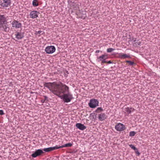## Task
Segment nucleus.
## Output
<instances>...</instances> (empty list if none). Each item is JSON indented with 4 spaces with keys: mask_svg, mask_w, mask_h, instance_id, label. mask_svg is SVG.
<instances>
[{
    "mask_svg": "<svg viewBox=\"0 0 160 160\" xmlns=\"http://www.w3.org/2000/svg\"><path fill=\"white\" fill-rule=\"evenodd\" d=\"M44 87L48 88L54 94L61 98L62 94L65 93L68 91L69 87L62 82L58 83L56 82L45 83Z\"/></svg>",
    "mask_w": 160,
    "mask_h": 160,
    "instance_id": "nucleus-1",
    "label": "nucleus"
},
{
    "mask_svg": "<svg viewBox=\"0 0 160 160\" xmlns=\"http://www.w3.org/2000/svg\"><path fill=\"white\" fill-rule=\"evenodd\" d=\"M66 92H67V94H63L61 96V97H62L64 102H70L72 99V95L69 92V90L68 91H66Z\"/></svg>",
    "mask_w": 160,
    "mask_h": 160,
    "instance_id": "nucleus-2",
    "label": "nucleus"
},
{
    "mask_svg": "<svg viewBox=\"0 0 160 160\" xmlns=\"http://www.w3.org/2000/svg\"><path fill=\"white\" fill-rule=\"evenodd\" d=\"M98 101L97 100L92 99L90 100L88 105L90 107L94 108L98 105Z\"/></svg>",
    "mask_w": 160,
    "mask_h": 160,
    "instance_id": "nucleus-3",
    "label": "nucleus"
},
{
    "mask_svg": "<svg viewBox=\"0 0 160 160\" xmlns=\"http://www.w3.org/2000/svg\"><path fill=\"white\" fill-rule=\"evenodd\" d=\"M56 48L53 46H48L45 49V51L48 54H52L55 51Z\"/></svg>",
    "mask_w": 160,
    "mask_h": 160,
    "instance_id": "nucleus-4",
    "label": "nucleus"
},
{
    "mask_svg": "<svg viewBox=\"0 0 160 160\" xmlns=\"http://www.w3.org/2000/svg\"><path fill=\"white\" fill-rule=\"evenodd\" d=\"M115 128L117 131L120 132L126 129L125 126L120 123L117 124Z\"/></svg>",
    "mask_w": 160,
    "mask_h": 160,
    "instance_id": "nucleus-5",
    "label": "nucleus"
},
{
    "mask_svg": "<svg viewBox=\"0 0 160 160\" xmlns=\"http://www.w3.org/2000/svg\"><path fill=\"white\" fill-rule=\"evenodd\" d=\"M44 152L42 150L40 149H39L36 150L34 153H33L31 155L32 157L35 158L36 157L41 155Z\"/></svg>",
    "mask_w": 160,
    "mask_h": 160,
    "instance_id": "nucleus-6",
    "label": "nucleus"
},
{
    "mask_svg": "<svg viewBox=\"0 0 160 160\" xmlns=\"http://www.w3.org/2000/svg\"><path fill=\"white\" fill-rule=\"evenodd\" d=\"M10 0H3L1 1V5L3 8L9 6L11 4Z\"/></svg>",
    "mask_w": 160,
    "mask_h": 160,
    "instance_id": "nucleus-7",
    "label": "nucleus"
},
{
    "mask_svg": "<svg viewBox=\"0 0 160 160\" xmlns=\"http://www.w3.org/2000/svg\"><path fill=\"white\" fill-rule=\"evenodd\" d=\"M39 13V12L37 11H32L29 14L30 18L32 19L36 18L38 17Z\"/></svg>",
    "mask_w": 160,
    "mask_h": 160,
    "instance_id": "nucleus-8",
    "label": "nucleus"
},
{
    "mask_svg": "<svg viewBox=\"0 0 160 160\" xmlns=\"http://www.w3.org/2000/svg\"><path fill=\"white\" fill-rule=\"evenodd\" d=\"M12 26L13 28H19L21 27V23L16 20H14L11 23Z\"/></svg>",
    "mask_w": 160,
    "mask_h": 160,
    "instance_id": "nucleus-9",
    "label": "nucleus"
},
{
    "mask_svg": "<svg viewBox=\"0 0 160 160\" xmlns=\"http://www.w3.org/2000/svg\"><path fill=\"white\" fill-rule=\"evenodd\" d=\"M108 58V56L107 54H104L97 57V60L98 62L102 61L104 59H107Z\"/></svg>",
    "mask_w": 160,
    "mask_h": 160,
    "instance_id": "nucleus-10",
    "label": "nucleus"
},
{
    "mask_svg": "<svg viewBox=\"0 0 160 160\" xmlns=\"http://www.w3.org/2000/svg\"><path fill=\"white\" fill-rule=\"evenodd\" d=\"M58 146H56L54 147H50L47 148H44L43 150L45 152H48L54 150L58 149Z\"/></svg>",
    "mask_w": 160,
    "mask_h": 160,
    "instance_id": "nucleus-11",
    "label": "nucleus"
},
{
    "mask_svg": "<svg viewBox=\"0 0 160 160\" xmlns=\"http://www.w3.org/2000/svg\"><path fill=\"white\" fill-rule=\"evenodd\" d=\"M107 116L104 113H102L98 115V118L101 121L104 120L107 118Z\"/></svg>",
    "mask_w": 160,
    "mask_h": 160,
    "instance_id": "nucleus-12",
    "label": "nucleus"
},
{
    "mask_svg": "<svg viewBox=\"0 0 160 160\" xmlns=\"http://www.w3.org/2000/svg\"><path fill=\"white\" fill-rule=\"evenodd\" d=\"M15 38L18 39L22 38L23 37V34L21 32H16L15 34Z\"/></svg>",
    "mask_w": 160,
    "mask_h": 160,
    "instance_id": "nucleus-13",
    "label": "nucleus"
},
{
    "mask_svg": "<svg viewBox=\"0 0 160 160\" xmlns=\"http://www.w3.org/2000/svg\"><path fill=\"white\" fill-rule=\"evenodd\" d=\"M118 57L121 59H125L126 58H131L130 55L129 54H120L119 55Z\"/></svg>",
    "mask_w": 160,
    "mask_h": 160,
    "instance_id": "nucleus-14",
    "label": "nucleus"
},
{
    "mask_svg": "<svg viewBox=\"0 0 160 160\" xmlns=\"http://www.w3.org/2000/svg\"><path fill=\"white\" fill-rule=\"evenodd\" d=\"M76 126L78 128L82 130H83L86 128V127L84 125L81 123H77Z\"/></svg>",
    "mask_w": 160,
    "mask_h": 160,
    "instance_id": "nucleus-15",
    "label": "nucleus"
},
{
    "mask_svg": "<svg viewBox=\"0 0 160 160\" xmlns=\"http://www.w3.org/2000/svg\"><path fill=\"white\" fill-rule=\"evenodd\" d=\"M6 21V18L3 15H0V25L3 24Z\"/></svg>",
    "mask_w": 160,
    "mask_h": 160,
    "instance_id": "nucleus-16",
    "label": "nucleus"
},
{
    "mask_svg": "<svg viewBox=\"0 0 160 160\" xmlns=\"http://www.w3.org/2000/svg\"><path fill=\"white\" fill-rule=\"evenodd\" d=\"M134 110V109L133 108H129L128 107H127L125 108V111L126 112H127L128 114H130L132 112H133Z\"/></svg>",
    "mask_w": 160,
    "mask_h": 160,
    "instance_id": "nucleus-17",
    "label": "nucleus"
},
{
    "mask_svg": "<svg viewBox=\"0 0 160 160\" xmlns=\"http://www.w3.org/2000/svg\"><path fill=\"white\" fill-rule=\"evenodd\" d=\"M72 144L70 143H68L66 144H65L64 145H62L61 146H60L58 147V149L60 148H63L64 147H71L72 146Z\"/></svg>",
    "mask_w": 160,
    "mask_h": 160,
    "instance_id": "nucleus-18",
    "label": "nucleus"
},
{
    "mask_svg": "<svg viewBox=\"0 0 160 160\" xmlns=\"http://www.w3.org/2000/svg\"><path fill=\"white\" fill-rule=\"evenodd\" d=\"M32 4L34 7H36L39 5L38 0H33L32 1Z\"/></svg>",
    "mask_w": 160,
    "mask_h": 160,
    "instance_id": "nucleus-19",
    "label": "nucleus"
},
{
    "mask_svg": "<svg viewBox=\"0 0 160 160\" xmlns=\"http://www.w3.org/2000/svg\"><path fill=\"white\" fill-rule=\"evenodd\" d=\"M78 17L84 19L86 17V15L85 14H82V15H81L80 13L78 14Z\"/></svg>",
    "mask_w": 160,
    "mask_h": 160,
    "instance_id": "nucleus-20",
    "label": "nucleus"
},
{
    "mask_svg": "<svg viewBox=\"0 0 160 160\" xmlns=\"http://www.w3.org/2000/svg\"><path fill=\"white\" fill-rule=\"evenodd\" d=\"M2 25V27L3 28V30L6 32L7 30V27L6 25L4 24V23L3 24H1Z\"/></svg>",
    "mask_w": 160,
    "mask_h": 160,
    "instance_id": "nucleus-21",
    "label": "nucleus"
},
{
    "mask_svg": "<svg viewBox=\"0 0 160 160\" xmlns=\"http://www.w3.org/2000/svg\"><path fill=\"white\" fill-rule=\"evenodd\" d=\"M136 133V132L134 131H131L129 133V136H135V134Z\"/></svg>",
    "mask_w": 160,
    "mask_h": 160,
    "instance_id": "nucleus-22",
    "label": "nucleus"
},
{
    "mask_svg": "<svg viewBox=\"0 0 160 160\" xmlns=\"http://www.w3.org/2000/svg\"><path fill=\"white\" fill-rule=\"evenodd\" d=\"M126 62L129 63V65H132L134 64V63L133 62H132L130 61H126Z\"/></svg>",
    "mask_w": 160,
    "mask_h": 160,
    "instance_id": "nucleus-23",
    "label": "nucleus"
},
{
    "mask_svg": "<svg viewBox=\"0 0 160 160\" xmlns=\"http://www.w3.org/2000/svg\"><path fill=\"white\" fill-rule=\"evenodd\" d=\"M102 111V109L101 108H98L96 111L98 113L99 112H101Z\"/></svg>",
    "mask_w": 160,
    "mask_h": 160,
    "instance_id": "nucleus-24",
    "label": "nucleus"
},
{
    "mask_svg": "<svg viewBox=\"0 0 160 160\" xmlns=\"http://www.w3.org/2000/svg\"><path fill=\"white\" fill-rule=\"evenodd\" d=\"M114 50V49L112 48H108L107 49V52H110Z\"/></svg>",
    "mask_w": 160,
    "mask_h": 160,
    "instance_id": "nucleus-25",
    "label": "nucleus"
},
{
    "mask_svg": "<svg viewBox=\"0 0 160 160\" xmlns=\"http://www.w3.org/2000/svg\"><path fill=\"white\" fill-rule=\"evenodd\" d=\"M129 146L132 149H133L134 150L136 149V147L134 146H133V145H132V144H131V145H129Z\"/></svg>",
    "mask_w": 160,
    "mask_h": 160,
    "instance_id": "nucleus-26",
    "label": "nucleus"
},
{
    "mask_svg": "<svg viewBox=\"0 0 160 160\" xmlns=\"http://www.w3.org/2000/svg\"><path fill=\"white\" fill-rule=\"evenodd\" d=\"M106 59H104L101 62V64H103L104 63H106L107 61L106 60Z\"/></svg>",
    "mask_w": 160,
    "mask_h": 160,
    "instance_id": "nucleus-27",
    "label": "nucleus"
},
{
    "mask_svg": "<svg viewBox=\"0 0 160 160\" xmlns=\"http://www.w3.org/2000/svg\"><path fill=\"white\" fill-rule=\"evenodd\" d=\"M42 32V31H36L35 33V34L38 35V34H40L41 32Z\"/></svg>",
    "mask_w": 160,
    "mask_h": 160,
    "instance_id": "nucleus-28",
    "label": "nucleus"
},
{
    "mask_svg": "<svg viewBox=\"0 0 160 160\" xmlns=\"http://www.w3.org/2000/svg\"><path fill=\"white\" fill-rule=\"evenodd\" d=\"M4 114V113L2 110H0V115H2Z\"/></svg>",
    "mask_w": 160,
    "mask_h": 160,
    "instance_id": "nucleus-29",
    "label": "nucleus"
},
{
    "mask_svg": "<svg viewBox=\"0 0 160 160\" xmlns=\"http://www.w3.org/2000/svg\"><path fill=\"white\" fill-rule=\"evenodd\" d=\"M107 63H108V64H111L112 63V62L111 61H109L108 62H107Z\"/></svg>",
    "mask_w": 160,
    "mask_h": 160,
    "instance_id": "nucleus-30",
    "label": "nucleus"
},
{
    "mask_svg": "<svg viewBox=\"0 0 160 160\" xmlns=\"http://www.w3.org/2000/svg\"><path fill=\"white\" fill-rule=\"evenodd\" d=\"M45 102V100H41V102H42V103H43L44 102Z\"/></svg>",
    "mask_w": 160,
    "mask_h": 160,
    "instance_id": "nucleus-31",
    "label": "nucleus"
},
{
    "mask_svg": "<svg viewBox=\"0 0 160 160\" xmlns=\"http://www.w3.org/2000/svg\"><path fill=\"white\" fill-rule=\"evenodd\" d=\"M99 52V50H97L96 51V52H97V53H98Z\"/></svg>",
    "mask_w": 160,
    "mask_h": 160,
    "instance_id": "nucleus-32",
    "label": "nucleus"
}]
</instances>
